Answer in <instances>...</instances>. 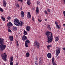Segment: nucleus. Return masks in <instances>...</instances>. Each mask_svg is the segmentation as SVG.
Returning <instances> with one entry per match:
<instances>
[{
  "instance_id": "34",
  "label": "nucleus",
  "mask_w": 65,
  "mask_h": 65,
  "mask_svg": "<svg viewBox=\"0 0 65 65\" xmlns=\"http://www.w3.org/2000/svg\"><path fill=\"white\" fill-rule=\"evenodd\" d=\"M43 62H39V65H41L42 64V63Z\"/></svg>"
},
{
  "instance_id": "49",
  "label": "nucleus",
  "mask_w": 65,
  "mask_h": 65,
  "mask_svg": "<svg viewBox=\"0 0 65 65\" xmlns=\"http://www.w3.org/2000/svg\"><path fill=\"white\" fill-rule=\"evenodd\" d=\"M45 21H47V19H45Z\"/></svg>"
},
{
  "instance_id": "18",
  "label": "nucleus",
  "mask_w": 65,
  "mask_h": 65,
  "mask_svg": "<svg viewBox=\"0 0 65 65\" xmlns=\"http://www.w3.org/2000/svg\"><path fill=\"white\" fill-rule=\"evenodd\" d=\"M13 28L14 31H17V30H18L17 27L15 26L13 27Z\"/></svg>"
},
{
  "instance_id": "30",
  "label": "nucleus",
  "mask_w": 65,
  "mask_h": 65,
  "mask_svg": "<svg viewBox=\"0 0 65 65\" xmlns=\"http://www.w3.org/2000/svg\"><path fill=\"white\" fill-rule=\"evenodd\" d=\"M0 11H2V12H3V9L2 8H0Z\"/></svg>"
},
{
  "instance_id": "42",
  "label": "nucleus",
  "mask_w": 65,
  "mask_h": 65,
  "mask_svg": "<svg viewBox=\"0 0 65 65\" xmlns=\"http://www.w3.org/2000/svg\"><path fill=\"white\" fill-rule=\"evenodd\" d=\"M58 24V22H57L56 21L55 22V24L56 25H58L57 24Z\"/></svg>"
},
{
  "instance_id": "8",
  "label": "nucleus",
  "mask_w": 65,
  "mask_h": 65,
  "mask_svg": "<svg viewBox=\"0 0 65 65\" xmlns=\"http://www.w3.org/2000/svg\"><path fill=\"white\" fill-rule=\"evenodd\" d=\"M7 4V3H6V1L4 0L3 2V6H4V7H6V6Z\"/></svg>"
},
{
  "instance_id": "53",
  "label": "nucleus",
  "mask_w": 65,
  "mask_h": 65,
  "mask_svg": "<svg viewBox=\"0 0 65 65\" xmlns=\"http://www.w3.org/2000/svg\"><path fill=\"white\" fill-rule=\"evenodd\" d=\"M16 65H18V63H17Z\"/></svg>"
},
{
  "instance_id": "33",
  "label": "nucleus",
  "mask_w": 65,
  "mask_h": 65,
  "mask_svg": "<svg viewBox=\"0 0 65 65\" xmlns=\"http://www.w3.org/2000/svg\"><path fill=\"white\" fill-rule=\"evenodd\" d=\"M44 12L45 13V14H48L47 13V11H46V10H45Z\"/></svg>"
},
{
  "instance_id": "47",
  "label": "nucleus",
  "mask_w": 65,
  "mask_h": 65,
  "mask_svg": "<svg viewBox=\"0 0 65 65\" xmlns=\"http://www.w3.org/2000/svg\"><path fill=\"white\" fill-rule=\"evenodd\" d=\"M62 49H63V50H64V51H65V47L63 48Z\"/></svg>"
},
{
  "instance_id": "44",
  "label": "nucleus",
  "mask_w": 65,
  "mask_h": 65,
  "mask_svg": "<svg viewBox=\"0 0 65 65\" xmlns=\"http://www.w3.org/2000/svg\"><path fill=\"white\" fill-rule=\"evenodd\" d=\"M35 64H37V62L36 61L35 62Z\"/></svg>"
},
{
  "instance_id": "55",
  "label": "nucleus",
  "mask_w": 65,
  "mask_h": 65,
  "mask_svg": "<svg viewBox=\"0 0 65 65\" xmlns=\"http://www.w3.org/2000/svg\"><path fill=\"white\" fill-rule=\"evenodd\" d=\"M36 65H38V64H36Z\"/></svg>"
},
{
  "instance_id": "51",
  "label": "nucleus",
  "mask_w": 65,
  "mask_h": 65,
  "mask_svg": "<svg viewBox=\"0 0 65 65\" xmlns=\"http://www.w3.org/2000/svg\"><path fill=\"white\" fill-rule=\"evenodd\" d=\"M63 26H64V27H65V24H63Z\"/></svg>"
},
{
  "instance_id": "25",
  "label": "nucleus",
  "mask_w": 65,
  "mask_h": 65,
  "mask_svg": "<svg viewBox=\"0 0 65 65\" xmlns=\"http://www.w3.org/2000/svg\"><path fill=\"white\" fill-rule=\"evenodd\" d=\"M39 62H43V60L42 59L40 58L39 60Z\"/></svg>"
},
{
  "instance_id": "22",
  "label": "nucleus",
  "mask_w": 65,
  "mask_h": 65,
  "mask_svg": "<svg viewBox=\"0 0 65 65\" xmlns=\"http://www.w3.org/2000/svg\"><path fill=\"white\" fill-rule=\"evenodd\" d=\"M24 35H27V31H26L25 30H24Z\"/></svg>"
},
{
  "instance_id": "4",
  "label": "nucleus",
  "mask_w": 65,
  "mask_h": 65,
  "mask_svg": "<svg viewBox=\"0 0 65 65\" xmlns=\"http://www.w3.org/2000/svg\"><path fill=\"white\" fill-rule=\"evenodd\" d=\"M1 56L3 60L4 61H6L7 57L6 54L5 53H4L3 54H1Z\"/></svg>"
},
{
  "instance_id": "50",
  "label": "nucleus",
  "mask_w": 65,
  "mask_h": 65,
  "mask_svg": "<svg viewBox=\"0 0 65 65\" xmlns=\"http://www.w3.org/2000/svg\"><path fill=\"white\" fill-rule=\"evenodd\" d=\"M36 60H38V59H37V58H36Z\"/></svg>"
},
{
  "instance_id": "21",
  "label": "nucleus",
  "mask_w": 65,
  "mask_h": 65,
  "mask_svg": "<svg viewBox=\"0 0 65 65\" xmlns=\"http://www.w3.org/2000/svg\"><path fill=\"white\" fill-rule=\"evenodd\" d=\"M10 60H11L10 61V62H12L13 61V57H10Z\"/></svg>"
},
{
  "instance_id": "19",
  "label": "nucleus",
  "mask_w": 65,
  "mask_h": 65,
  "mask_svg": "<svg viewBox=\"0 0 65 65\" xmlns=\"http://www.w3.org/2000/svg\"><path fill=\"white\" fill-rule=\"evenodd\" d=\"M26 56L27 57H29L30 56V54L29 52H27L26 53Z\"/></svg>"
},
{
  "instance_id": "12",
  "label": "nucleus",
  "mask_w": 65,
  "mask_h": 65,
  "mask_svg": "<svg viewBox=\"0 0 65 65\" xmlns=\"http://www.w3.org/2000/svg\"><path fill=\"white\" fill-rule=\"evenodd\" d=\"M47 57L48 58H51L52 57V54L50 53H48L47 54Z\"/></svg>"
},
{
  "instance_id": "26",
  "label": "nucleus",
  "mask_w": 65,
  "mask_h": 65,
  "mask_svg": "<svg viewBox=\"0 0 65 65\" xmlns=\"http://www.w3.org/2000/svg\"><path fill=\"white\" fill-rule=\"evenodd\" d=\"M59 39V38L57 37H56L55 41H57Z\"/></svg>"
},
{
  "instance_id": "5",
  "label": "nucleus",
  "mask_w": 65,
  "mask_h": 65,
  "mask_svg": "<svg viewBox=\"0 0 65 65\" xmlns=\"http://www.w3.org/2000/svg\"><path fill=\"white\" fill-rule=\"evenodd\" d=\"M34 45L35 46H36L38 48H39V43L37 42V41L36 40L35 42L34 43Z\"/></svg>"
},
{
  "instance_id": "15",
  "label": "nucleus",
  "mask_w": 65,
  "mask_h": 65,
  "mask_svg": "<svg viewBox=\"0 0 65 65\" xmlns=\"http://www.w3.org/2000/svg\"><path fill=\"white\" fill-rule=\"evenodd\" d=\"M30 26H27L26 28V30L27 31H29L30 30Z\"/></svg>"
},
{
  "instance_id": "32",
  "label": "nucleus",
  "mask_w": 65,
  "mask_h": 65,
  "mask_svg": "<svg viewBox=\"0 0 65 65\" xmlns=\"http://www.w3.org/2000/svg\"><path fill=\"white\" fill-rule=\"evenodd\" d=\"M17 42V46H19V43L18 42V41H16Z\"/></svg>"
},
{
  "instance_id": "17",
  "label": "nucleus",
  "mask_w": 65,
  "mask_h": 65,
  "mask_svg": "<svg viewBox=\"0 0 65 65\" xmlns=\"http://www.w3.org/2000/svg\"><path fill=\"white\" fill-rule=\"evenodd\" d=\"M27 4L29 6L30 5V4H31V2H30V1L29 0H28L27 1Z\"/></svg>"
},
{
  "instance_id": "36",
  "label": "nucleus",
  "mask_w": 65,
  "mask_h": 65,
  "mask_svg": "<svg viewBox=\"0 0 65 65\" xmlns=\"http://www.w3.org/2000/svg\"><path fill=\"white\" fill-rule=\"evenodd\" d=\"M47 11L48 12H50V9H47Z\"/></svg>"
},
{
  "instance_id": "45",
  "label": "nucleus",
  "mask_w": 65,
  "mask_h": 65,
  "mask_svg": "<svg viewBox=\"0 0 65 65\" xmlns=\"http://www.w3.org/2000/svg\"><path fill=\"white\" fill-rule=\"evenodd\" d=\"M63 13L64 17H65V13L64 11L63 12Z\"/></svg>"
},
{
  "instance_id": "43",
  "label": "nucleus",
  "mask_w": 65,
  "mask_h": 65,
  "mask_svg": "<svg viewBox=\"0 0 65 65\" xmlns=\"http://www.w3.org/2000/svg\"><path fill=\"white\" fill-rule=\"evenodd\" d=\"M47 48L48 50H50V47L49 46H47Z\"/></svg>"
},
{
  "instance_id": "20",
  "label": "nucleus",
  "mask_w": 65,
  "mask_h": 65,
  "mask_svg": "<svg viewBox=\"0 0 65 65\" xmlns=\"http://www.w3.org/2000/svg\"><path fill=\"white\" fill-rule=\"evenodd\" d=\"M36 11L37 13H38L39 12V9H38V7H37L36 9Z\"/></svg>"
},
{
  "instance_id": "9",
  "label": "nucleus",
  "mask_w": 65,
  "mask_h": 65,
  "mask_svg": "<svg viewBox=\"0 0 65 65\" xmlns=\"http://www.w3.org/2000/svg\"><path fill=\"white\" fill-rule=\"evenodd\" d=\"M52 62L53 63V65H56V62H55V58H54V57H53L52 58Z\"/></svg>"
},
{
  "instance_id": "46",
  "label": "nucleus",
  "mask_w": 65,
  "mask_h": 65,
  "mask_svg": "<svg viewBox=\"0 0 65 65\" xmlns=\"http://www.w3.org/2000/svg\"><path fill=\"white\" fill-rule=\"evenodd\" d=\"M48 46L49 47H52V45H49Z\"/></svg>"
},
{
  "instance_id": "23",
  "label": "nucleus",
  "mask_w": 65,
  "mask_h": 65,
  "mask_svg": "<svg viewBox=\"0 0 65 65\" xmlns=\"http://www.w3.org/2000/svg\"><path fill=\"white\" fill-rule=\"evenodd\" d=\"M25 45L26 47H28V43L27 42H25Z\"/></svg>"
},
{
  "instance_id": "1",
  "label": "nucleus",
  "mask_w": 65,
  "mask_h": 65,
  "mask_svg": "<svg viewBox=\"0 0 65 65\" xmlns=\"http://www.w3.org/2000/svg\"><path fill=\"white\" fill-rule=\"evenodd\" d=\"M45 34L46 35V37L47 39V42L50 43L51 42H52L53 41V35L52 33L49 31H47L45 33Z\"/></svg>"
},
{
  "instance_id": "31",
  "label": "nucleus",
  "mask_w": 65,
  "mask_h": 65,
  "mask_svg": "<svg viewBox=\"0 0 65 65\" xmlns=\"http://www.w3.org/2000/svg\"><path fill=\"white\" fill-rule=\"evenodd\" d=\"M10 65H13V62H10Z\"/></svg>"
},
{
  "instance_id": "39",
  "label": "nucleus",
  "mask_w": 65,
  "mask_h": 65,
  "mask_svg": "<svg viewBox=\"0 0 65 65\" xmlns=\"http://www.w3.org/2000/svg\"><path fill=\"white\" fill-rule=\"evenodd\" d=\"M32 20L34 21V17H32Z\"/></svg>"
},
{
  "instance_id": "16",
  "label": "nucleus",
  "mask_w": 65,
  "mask_h": 65,
  "mask_svg": "<svg viewBox=\"0 0 65 65\" xmlns=\"http://www.w3.org/2000/svg\"><path fill=\"white\" fill-rule=\"evenodd\" d=\"M15 6L16 7H17V8H19L20 7V6H19V5L17 3H16L15 4Z\"/></svg>"
},
{
  "instance_id": "10",
  "label": "nucleus",
  "mask_w": 65,
  "mask_h": 65,
  "mask_svg": "<svg viewBox=\"0 0 65 65\" xmlns=\"http://www.w3.org/2000/svg\"><path fill=\"white\" fill-rule=\"evenodd\" d=\"M9 38L10 39V41H13V37L12 36H10L9 37Z\"/></svg>"
},
{
  "instance_id": "13",
  "label": "nucleus",
  "mask_w": 65,
  "mask_h": 65,
  "mask_svg": "<svg viewBox=\"0 0 65 65\" xmlns=\"http://www.w3.org/2000/svg\"><path fill=\"white\" fill-rule=\"evenodd\" d=\"M27 17L28 18L30 19L31 18V15L30 14V12H28L27 13Z\"/></svg>"
},
{
  "instance_id": "38",
  "label": "nucleus",
  "mask_w": 65,
  "mask_h": 65,
  "mask_svg": "<svg viewBox=\"0 0 65 65\" xmlns=\"http://www.w3.org/2000/svg\"><path fill=\"white\" fill-rule=\"evenodd\" d=\"M37 3L38 5H40V3H39V2H37Z\"/></svg>"
},
{
  "instance_id": "2",
  "label": "nucleus",
  "mask_w": 65,
  "mask_h": 65,
  "mask_svg": "<svg viewBox=\"0 0 65 65\" xmlns=\"http://www.w3.org/2000/svg\"><path fill=\"white\" fill-rule=\"evenodd\" d=\"M4 40L0 38V50L1 52H3L6 47V45L4 44Z\"/></svg>"
},
{
  "instance_id": "24",
  "label": "nucleus",
  "mask_w": 65,
  "mask_h": 65,
  "mask_svg": "<svg viewBox=\"0 0 65 65\" xmlns=\"http://www.w3.org/2000/svg\"><path fill=\"white\" fill-rule=\"evenodd\" d=\"M1 19H2L3 21H5V18L3 17L2 16L1 17Z\"/></svg>"
},
{
  "instance_id": "27",
  "label": "nucleus",
  "mask_w": 65,
  "mask_h": 65,
  "mask_svg": "<svg viewBox=\"0 0 65 65\" xmlns=\"http://www.w3.org/2000/svg\"><path fill=\"white\" fill-rule=\"evenodd\" d=\"M56 27H57V28H58V29H61V27H60V26H59V25H56Z\"/></svg>"
},
{
  "instance_id": "52",
  "label": "nucleus",
  "mask_w": 65,
  "mask_h": 65,
  "mask_svg": "<svg viewBox=\"0 0 65 65\" xmlns=\"http://www.w3.org/2000/svg\"><path fill=\"white\" fill-rule=\"evenodd\" d=\"M31 52H32V53L33 52V50H32L31 51Z\"/></svg>"
},
{
  "instance_id": "7",
  "label": "nucleus",
  "mask_w": 65,
  "mask_h": 65,
  "mask_svg": "<svg viewBox=\"0 0 65 65\" xmlns=\"http://www.w3.org/2000/svg\"><path fill=\"white\" fill-rule=\"evenodd\" d=\"M7 26L8 28H10V27L12 26V24L11 22H9L7 24Z\"/></svg>"
},
{
  "instance_id": "37",
  "label": "nucleus",
  "mask_w": 65,
  "mask_h": 65,
  "mask_svg": "<svg viewBox=\"0 0 65 65\" xmlns=\"http://www.w3.org/2000/svg\"><path fill=\"white\" fill-rule=\"evenodd\" d=\"M8 32H11V30H10L9 29H8Z\"/></svg>"
},
{
  "instance_id": "11",
  "label": "nucleus",
  "mask_w": 65,
  "mask_h": 65,
  "mask_svg": "<svg viewBox=\"0 0 65 65\" xmlns=\"http://www.w3.org/2000/svg\"><path fill=\"white\" fill-rule=\"evenodd\" d=\"M22 40H26L27 39V37L25 35L23 36V37H22Z\"/></svg>"
},
{
  "instance_id": "54",
  "label": "nucleus",
  "mask_w": 65,
  "mask_h": 65,
  "mask_svg": "<svg viewBox=\"0 0 65 65\" xmlns=\"http://www.w3.org/2000/svg\"><path fill=\"white\" fill-rule=\"evenodd\" d=\"M33 10H35V9H34V8H33Z\"/></svg>"
},
{
  "instance_id": "48",
  "label": "nucleus",
  "mask_w": 65,
  "mask_h": 65,
  "mask_svg": "<svg viewBox=\"0 0 65 65\" xmlns=\"http://www.w3.org/2000/svg\"><path fill=\"white\" fill-rule=\"evenodd\" d=\"M64 1V5L65 3V0H63Z\"/></svg>"
},
{
  "instance_id": "57",
  "label": "nucleus",
  "mask_w": 65,
  "mask_h": 65,
  "mask_svg": "<svg viewBox=\"0 0 65 65\" xmlns=\"http://www.w3.org/2000/svg\"><path fill=\"white\" fill-rule=\"evenodd\" d=\"M25 1H26V0H24Z\"/></svg>"
},
{
  "instance_id": "56",
  "label": "nucleus",
  "mask_w": 65,
  "mask_h": 65,
  "mask_svg": "<svg viewBox=\"0 0 65 65\" xmlns=\"http://www.w3.org/2000/svg\"><path fill=\"white\" fill-rule=\"evenodd\" d=\"M21 9H22V8H21Z\"/></svg>"
},
{
  "instance_id": "35",
  "label": "nucleus",
  "mask_w": 65,
  "mask_h": 65,
  "mask_svg": "<svg viewBox=\"0 0 65 65\" xmlns=\"http://www.w3.org/2000/svg\"><path fill=\"white\" fill-rule=\"evenodd\" d=\"M7 19L8 20H10V19H11V17H8Z\"/></svg>"
},
{
  "instance_id": "14",
  "label": "nucleus",
  "mask_w": 65,
  "mask_h": 65,
  "mask_svg": "<svg viewBox=\"0 0 65 65\" xmlns=\"http://www.w3.org/2000/svg\"><path fill=\"white\" fill-rule=\"evenodd\" d=\"M21 17L22 18H23L24 17V13L23 11H22L21 13Z\"/></svg>"
},
{
  "instance_id": "28",
  "label": "nucleus",
  "mask_w": 65,
  "mask_h": 65,
  "mask_svg": "<svg viewBox=\"0 0 65 65\" xmlns=\"http://www.w3.org/2000/svg\"><path fill=\"white\" fill-rule=\"evenodd\" d=\"M47 28L48 29H51V26L49 25H48L47 26Z\"/></svg>"
},
{
  "instance_id": "41",
  "label": "nucleus",
  "mask_w": 65,
  "mask_h": 65,
  "mask_svg": "<svg viewBox=\"0 0 65 65\" xmlns=\"http://www.w3.org/2000/svg\"><path fill=\"white\" fill-rule=\"evenodd\" d=\"M38 21H39V22H41V20H40V19H38Z\"/></svg>"
},
{
  "instance_id": "3",
  "label": "nucleus",
  "mask_w": 65,
  "mask_h": 65,
  "mask_svg": "<svg viewBox=\"0 0 65 65\" xmlns=\"http://www.w3.org/2000/svg\"><path fill=\"white\" fill-rule=\"evenodd\" d=\"M14 24H15L16 26H18L20 25V26H21V27H22V25H23L22 23H23V22L22 21H20L19 22V20H18V19H15L14 20Z\"/></svg>"
},
{
  "instance_id": "29",
  "label": "nucleus",
  "mask_w": 65,
  "mask_h": 65,
  "mask_svg": "<svg viewBox=\"0 0 65 65\" xmlns=\"http://www.w3.org/2000/svg\"><path fill=\"white\" fill-rule=\"evenodd\" d=\"M25 42H27V43H30V41L28 39H27L25 41Z\"/></svg>"
},
{
  "instance_id": "40",
  "label": "nucleus",
  "mask_w": 65,
  "mask_h": 65,
  "mask_svg": "<svg viewBox=\"0 0 65 65\" xmlns=\"http://www.w3.org/2000/svg\"><path fill=\"white\" fill-rule=\"evenodd\" d=\"M18 1H20V2H23V0H18Z\"/></svg>"
},
{
  "instance_id": "6",
  "label": "nucleus",
  "mask_w": 65,
  "mask_h": 65,
  "mask_svg": "<svg viewBox=\"0 0 65 65\" xmlns=\"http://www.w3.org/2000/svg\"><path fill=\"white\" fill-rule=\"evenodd\" d=\"M56 57H57L59 54L60 53V49L59 48H58V49L56 50Z\"/></svg>"
}]
</instances>
